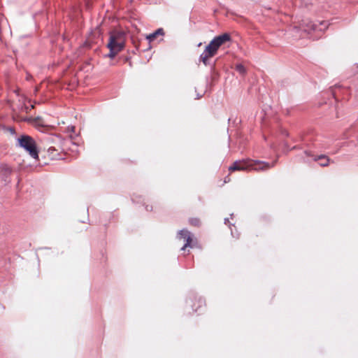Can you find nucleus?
I'll return each instance as SVG.
<instances>
[{"instance_id": "nucleus-9", "label": "nucleus", "mask_w": 358, "mask_h": 358, "mask_svg": "<svg viewBox=\"0 0 358 358\" xmlns=\"http://www.w3.org/2000/svg\"><path fill=\"white\" fill-rule=\"evenodd\" d=\"M164 31L162 28H159L156 30L155 32L147 36L146 38L149 41V42H152L155 41L158 36H164Z\"/></svg>"}, {"instance_id": "nucleus-6", "label": "nucleus", "mask_w": 358, "mask_h": 358, "mask_svg": "<svg viewBox=\"0 0 358 358\" xmlns=\"http://www.w3.org/2000/svg\"><path fill=\"white\" fill-rule=\"evenodd\" d=\"M177 238L179 240H182L185 241V244L181 248L182 250H185L188 247L192 248L194 242L196 241V239L194 240L192 234L185 229H183L178 231L177 234Z\"/></svg>"}, {"instance_id": "nucleus-5", "label": "nucleus", "mask_w": 358, "mask_h": 358, "mask_svg": "<svg viewBox=\"0 0 358 358\" xmlns=\"http://www.w3.org/2000/svg\"><path fill=\"white\" fill-rule=\"evenodd\" d=\"M60 141V138L59 136H48L46 139V142H47V144L48 145H50L48 148V157L51 159H59V150L60 149V147L59 146H52V145H50V144L51 143H56L57 141Z\"/></svg>"}, {"instance_id": "nucleus-1", "label": "nucleus", "mask_w": 358, "mask_h": 358, "mask_svg": "<svg viewBox=\"0 0 358 358\" xmlns=\"http://www.w3.org/2000/svg\"><path fill=\"white\" fill-rule=\"evenodd\" d=\"M275 162H273L271 165L267 162L254 160L250 158L244 159L242 160H238L234 162L232 165L229 168L230 172L236 171H266L275 166Z\"/></svg>"}, {"instance_id": "nucleus-11", "label": "nucleus", "mask_w": 358, "mask_h": 358, "mask_svg": "<svg viewBox=\"0 0 358 358\" xmlns=\"http://www.w3.org/2000/svg\"><path fill=\"white\" fill-rule=\"evenodd\" d=\"M189 223L193 227H199L201 225V220L197 217H192L189 220Z\"/></svg>"}, {"instance_id": "nucleus-13", "label": "nucleus", "mask_w": 358, "mask_h": 358, "mask_svg": "<svg viewBox=\"0 0 358 358\" xmlns=\"http://www.w3.org/2000/svg\"><path fill=\"white\" fill-rule=\"evenodd\" d=\"M236 70L242 75L245 74V69L242 64L236 65Z\"/></svg>"}, {"instance_id": "nucleus-8", "label": "nucleus", "mask_w": 358, "mask_h": 358, "mask_svg": "<svg viewBox=\"0 0 358 358\" xmlns=\"http://www.w3.org/2000/svg\"><path fill=\"white\" fill-rule=\"evenodd\" d=\"M314 160L319 161V164L321 166H327L331 161L330 159L324 155L315 156Z\"/></svg>"}, {"instance_id": "nucleus-7", "label": "nucleus", "mask_w": 358, "mask_h": 358, "mask_svg": "<svg viewBox=\"0 0 358 358\" xmlns=\"http://www.w3.org/2000/svg\"><path fill=\"white\" fill-rule=\"evenodd\" d=\"M317 25L314 24L313 22L310 20H303L301 24V28L305 31L308 33H310L311 31H315L317 29Z\"/></svg>"}, {"instance_id": "nucleus-14", "label": "nucleus", "mask_w": 358, "mask_h": 358, "mask_svg": "<svg viewBox=\"0 0 358 358\" xmlns=\"http://www.w3.org/2000/svg\"><path fill=\"white\" fill-rule=\"evenodd\" d=\"M4 169L6 173H10L12 171L11 169L7 166L5 167Z\"/></svg>"}, {"instance_id": "nucleus-10", "label": "nucleus", "mask_w": 358, "mask_h": 358, "mask_svg": "<svg viewBox=\"0 0 358 358\" xmlns=\"http://www.w3.org/2000/svg\"><path fill=\"white\" fill-rule=\"evenodd\" d=\"M203 306H205V301L200 298L196 299L192 305L195 312H197L199 308L203 307Z\"/></svg>"}, {"instance_id": "nucleus-12", "label": "nucleus", "mask_w": 358, "mask_h": 358, "mask_svg": "<svg viewBox=\"0 0 358 358\" xmlns=\"http://www.w3.org/2000/svg\"><path fill=\"white\" fill-rule=\"evenodd\" d=\"M28 121L30 122L35 123V124H36L38 125H40V126H43V124L41 122V119L40 117L29 118V119H28Z\"/></svg>"}, {"instance_id": "nucleus-4", "label": "nucleus", "mask_w": 358, "mask_h": 358, "mask_svg": "<svg viewBox=\"0 0 358 358\" xmlns=\"http://www.w3.org/2000/svg\"><path fill=\"white\" fill-rule=\"evenodd\" d=\"M18 143L34 159H38V153L36 143L33 138L27 135L21 136L18 139Z\"/></svg>"}, {"instance_id": "nucleus-3", "label": "nucleus", "mask_w": 358, "mask_h": 358, "mask_svg": "<svg viewBox=\"0 0 358 358\" xmlns=\"http://www.w3.org/2000/svg\"><path fill=\"white\" fill-rule=\"evenodd\" d=\"M125 38L124 34L120 31H113L110 33L107 47L110 52L108 57L113 59L124 48Z\"/></svg>"}, {"instance_id": "nucleus-15", "label": "nucleus", "mask_w": 358, "mask_h": 358, "mask_svg": "<svg viewBox=\"0 0 358 358\" xmlns=\"http://www.w3.org/2000/svg\"><path fill=\"white\" fill-rule=\"evenodd\" d=\"M229 180H230V178H229V176H227V177L225 178L224 182H228V181H229Z\"/></svg>"}, {"instance_id": "nucleus-2", "label": "nucleus", "mask_w": 358, "mask_h": 358, "mask_svg": "<svg viewBox=\"0 0 358 358\" xmlns=\"http://www.w3.org/2000/svg\"><path fill=\"white\" fill-rule=\"evenodd\" d=\"M231 36L228 33H224L215 37L206 47L203 52L200 55V61L206 65L208 59L217 54L218 49L225 43L231 41Z\"/></svg>"}, {"instance_id": "nucleus-16", "label": "nucleus", "mask_w": 358, "mask_h": 358, "mask_svg": "<svg viewBox=\"0 0 358 358\" xmlns=\"http://www.w3.org/2000/svg\"><path fill=\"white\" fill-rule=\"evenodd\" d=\"M305 153H306V155L309 156V152H308L306 151Z\"/></svg>"}]
</instances>
